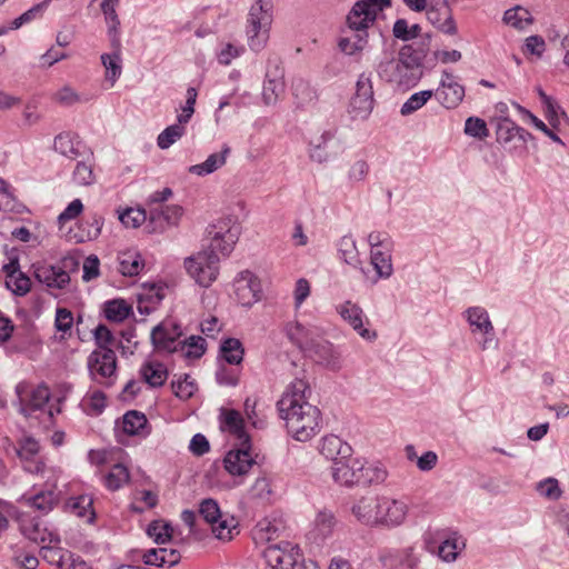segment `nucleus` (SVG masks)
Returning <instances> with one entry per match:
<instances>
[{
	"label": "nucleus",
	"mask_w": 569,
	"mask_h": 569,
	"mask_svg": "<svg viewBox=\"0 0 569 569\" xmlns=\"http://www.w3.org/2000/svg\"><path fill=\"white\" fill-rule=\"evenodd\" d=\"M93 335L99 348L90 353L88 368L92 379L103 383V380L113 376L117 368L116 353L110 348L113 343V336L104 325H99Z\"/></svg>",
	"instance_id": "3"
},
{
	"label": "nucleus",
	"mask_w": 569,
	"mask_h": 569,
	"mask_svg": "<svg viewBox=\"0 0 569 569\" xmlns=\"http://www.w3.org/2000/svg\"><path fill=\"white\" fill-rule=\"evenodd\" d=\"M435 94L445 108L453 109L463 100L465 88L457 82L453 74L445 71L440 80V87Z\"/></svg>",
	"instance_id": "20"
},
{
	"label": "nucleus",
	"mask_w": 569,
	"mask_h": 569,
	"mask_svg": "<svg viewBox=\"0 0 569 569\" xmlns=\"http://www.w3.org/2000/svg\"><path fill=\"white\" fill-rule=\"evenodd\" d=\"M131 307L121 299L107 301L104 303V315L108 320L120 322L129 317Z\"/></svg>",
	"instance_id": "47"
},
{
	"label": "nucleus",
	"mask_w": 569,
	"mask_h": 569,
	"mask_svg": "<svg viewBox=\"0 0 569 569\" xmlns=\"http://www.w3.org/2000/svg\"><path fill=\"white\" fill-rule=\"evenodd\" d=\"M370 170V166L367 160L358 159L351 163L348 170V180L352 183H359L366 180Z\"/></svg>",
	"instance_id": "59"
},
{
	"label": "nucleus",
	"mask_w": 569,
	"mask_h": 569,
	"mask_svg": "<svg viewBox=\"0 0 569 569\" xmlns=\"http://www.w3.org/2000/svg\"><path fill=\"white\" fill-rule=\"evenodd\" d=\"M427 19L443 33H457V26L447 0H432L427 8Z\"/></svg>",
	"instance_id": "21"
},
{
	"label": "nucleus",
	"mask_w": 569,
	"mask_h": 569,
	"mask_svg": "<svg viewBox=\"0 0 569 569\" xmlns=\"http://www.w3.org/2000/svg\"><path fill=\"white\" fill-rule=\"evenodd\" d=\"M339 252L346 263L355 266L358 262V250L352 237L345 236L340 239Z\"/></svg>",
	"instance_id": "56"
},
{
	"label": "nucleus",
	"mask_w": 569,
	"mask_h": 569,
	"mask_svg": "<svg viewBox=\"0 0 569 569\" xmlns=\"http://www.w3.org/2000/svg\"><path fill=\"white\" fill-rule=\"evenodd\" d=\"M118 261L119 271L126 277L138 276L144 266L141 254L136 250L121 252Z\"/></svg>",
	"instance_id": "35"
},
{
	"label": "nucleus",
	"mask_w": 569,
	"mask_h": 569,
	"mask_svg": "<svg viewBox=\"0 0 569 569\" xmlns=\"http://www.w3.org/2000/svg\"><path fill=\"white\" fill-rule=\"evenodd\" d=\"M182 214L183 209L178 204L151 207L146 229L149 233H161L169 227L178 226Z\"/></svg>",
	"instance_id": "12"
},
{
	"label": "nucleus",
	"mask_w": 569,
	"mask_h": 569,
	"mask_svg": "<svg viewBox=\"0 0 569 569\" xmlns=\"http://www.w3.org/2000/svg\"><path fill=\"white\" fill-rule=\"evenodd\" d=\"M171 386L174 395L180 399L190 398L197 390L194 381L187 375L183 379L172 381Z\"/></svg>",
	"instance_id": "62"
},
{
	"label": "nucleus",
	"mask_w": 569,
	"mask_h": 569,
	"mask_svg": "<svg viewBox=\"0 0 569 569\" xmlns=\"http://www.w3.org/2000/svg\"><path fill=\"white\" fill-rule=\"evenodd\" d=\"M18 398V411L24 417L42 410L50 400V390L46 385L31 387L27 382H20L16 387Z\"/></svg>",
	"instance_id": "7"
},
{
	"label": "nucleus",
	"mask_w": 569,
	"mask_h": 569,
	"mask_svg": "<svg viewBox=\"0 0 569 569\" xmlns=\"http://www.w3.org/2000/svg\"><path fill=\"white\" fill-rule=\"evenodd\" d=\"M6 284L16 296H24L30 290L31 281L27 276L19 272L13 278L7 279Z\"/></svg>",
	"instance_id": "64"
},
{
	"label": "nucleus",
	"mask_w": 569,
	"mask_h": 569,
	"mask_svg": "<svg viewBox=\"0 0 569 569\" xmlns=\"http://www.w3.org/2000/svg\"><path fill=\"white\" fill-rule=\"evenodd\" d=\"M184 133L183 124L174 123L167 127L157 138L158 147L162 150L171 147Z\"/></svg>",
	"instance_id": "53"
},
{
	"label": "nucleus",
	"mask_w": 569,
	"mask_h": 569,
	"mask_svg": "<svg viewBox=\"0 0 569 569\" xmlns=\"http://www.w3.org/2000/svg\"><path fill=\"white\" fill-rule=\"evenodd\" d=\"M64 553H67V550L60 548L59 545L48 543L41 546L42 558L50 565H56L59 569H61L63 565Z\"/></svg>",
	"instance_id": "57"
},
{
	"label": "nucleus",
	"mask_w": 569,
	"mask_h": 569,
	"mask_svg": "<svg viewBox=\"0 0 569 569\" xmlns=\"http://www.w3.org/2000/svg\"><path fill=\"white\" fill-rule=\"evenodd\" d=\"M233 286L237 300L243 307H252L261 299V283L249 270L241 271Z\"/></svg>",
	"instance_id": "17"
},
{
	"label": "nucleus",
	"mask_w": 569,
	"mask_h": 569,
	"mask_svg": "<svg viewBox=\"0 0 569 569\" xmlns=\"http://www.w3.org/2000/svg\"><path fill=\"white\" fill-rule=\"evenodd\" d=\"M93 500L90 496L82 495L79 497L70 498L67 506L68 508L80 518H87L92 521L94 511L92 509Z\"/></svg>",
	"instance_id": "45"
},
{
	"label": "nucleus",
	"mask_w": 569,
	"mask_h": 569,
	"mask_svg": "<svg viewBox=\"0 0 569 569\" xmlns=\"http://www.w3.org/2000/svg\"><path fill=\"white\" fill-rule=\"evenodd\" d=\"M306 355L332 371H337L342 367L340 352L330 341L325 340L323 337L318 339Z\"/></svg>",
	"instance_id": "19"
},
{
	"label": "nucleus",
	"mask_w": 569,
	"mask_h": 569,
	"mask_svg": "<svg viewBox=\"0 0 569 569\" xmlns=\"http://www.w3.org/2000/svg\"><path fill=\"white\" fill-rule=\"evenodd\" d=\"M119 220L126 226L138 228L142 223H148L149 210L142 208H128L119 214Z\"/></svg>",
	"instance_id": "51"
},
{
	"label": "nucleus",
	"mask_w": 569,
	"mask_h": 569,
	"mask_svg": "<svg viewBox=\"0 0 569 569\" xmlns=\"http://www.w3.org/2000/svg\"><path fill=\"white\" fill-rule=\"evenodd\" d=\"M337 312L362 339L376 340L377 332L365 327L366 323H369V319L360 306L348 300L337 306Z\"/></svg>",
	"instance_id": "16"
},
{
	"label": "nucleus",
	"mask_w": 569,
	"mask_h": 569,
	"mask_svg": "<svg viewBox=\"0 0 569 569\" xmlns=\"http://www.w3.org/2000/svg\"><path fill=\"white\" fill-rule=\"evenodd\" d=\"M21 532L26 538L31 541H34L41 546L44 545H59L60 537L53 530L48 529L46 526L38 520L33 519H22L20 523Z\"/></svg>",
	"instance_id": "26"
},
{
	"label": "nucleus",
	"mask_w": 569,
	"mask_h": 569,
	"mask_svg": "<svg viewBox=\"0 0 569 569\" xmlns=\"http://www.w3.org/2000/svg\"><path fill=\"white\" fill-rule=\"evenodd\" d=\"M244 349L237 338H227L220 345V356L229 365H240L243 360Z\"/></svg>",
	"instance_id": "41"
},
{
	"label": "nucleus",
	"mask_w": 569,
	"mask_h": 569,
	"mask_svg": "<svg viewBox=\"0 0 569 569\" xmlns=\"http://www.w3.org/2000/svg\"><path fill=\"white\" fill-rule=\"evenodd\" d=\"M272 0H254L248 13L246 33L248 46L258 52L262 50L269 39L272 23Z\"/></svg>",
	"instance_id": "4"
},
{
	"label": "nucleus",
	"mask_w": 569,
	"mask_h": 569,
	"mask_svg": "<svg viewBox=\"0 0 569 569\" xmlns=\"http://www.w3.org/2000/svg\"><path fill=\"white\" fill-rule=\"evenodd\" d=\"M52 1L53 0H43L42 2L31 7L29 10H27L12 21L11 29H19L21 26L29 23L38 18H41Z\"/></svg>",
	"instance_id": "52"
},
{
	"label": "nucleus",
	"mask_w": 569,
	"mask_h": 569,
	"mask_svg": "<svg viewBox=\"0 0 569 569\" xmlns=\"http://www.w3.org/2000/svg\"><path fill=\"white\" fill-rule=\"evenodd\" d=\"M284 532V526L277 519H262L252 530L253 539L257 543H272Z\"/></svg>",
	"instance_id": "29"
},
{
	"label": "nucleus",
	"mask_w": 569,
	"mask_h": 569,
	"mask_svg": "<svg viewBox=\"0 0 569 569\" xmlns=\"http://www.w3.org/2000/svg\"><path fill=\"white\" fill-rule=\"evenodd\" d=\"M262 556L271 569H298L305 560L299 546L287 540L268 545Z\"/></svg>",
	"instance_id": "5"
},
{
	"label": "nucleus",
	"mask_w": 569,
	"mask_h": 569,
	"mask_svg": "<svg viewBox=\"0 0 569 569\" xmlns=\"http://www.w3.org/2000/svg\"><path fill=\"white\" fill-rule=\"evenodd\" d=\"M360 460L352 458L341 459L332 463V478L341 486H359Z\"/></svg>",
	"instance_id": "25"
},
{
	"label": "nucleus",
	"mask_w": 569,
	"mask_h": 569,
	"mask_svg": "<svg viewBox=\"0 0 569 569\" xmlns=\"http://www.w3.org/2000/svg\"><path fill=\"white\" fill-rule=\"evenodd\" d=\"M336 516L330 510H321L315 519L313 532L317 539L325 540L330 537L337 526Z\"/></svg>",
	"instance_id": "39"
},
{
	"label": "nucleus",
	"mask_w": 569,
	"mask_h": 569,
	"mask_svg": "<svg viewBox=\"0 0 569 569\" xmlns=\"http://www.w3.org/2000/svg\"><path fill=\"white\" fill-rule=\"evenodd\" d=\"M465 543H459V539L457 537H449L440 543L438 555L443 561H453Z\"/></svg>",
	"instance_id": "55"
},
{
	"label": "nucleus",
	"mask_w": 569,
	"mask_h": 569,
	"mask_svg": "<svg viewBox=\"0 0 569 569\" xmlns=\"http://www.w3.org/2000/svg\"><path fill=\"white\" fill-rule=\"evenodd\" d=\"M387 470L380 465H365L360 461L359 486L382 483L387 479Z\"/></svg>",
	"instance_id": "40"
},
{
	"label": "nucleus",
	"mask_w": 569,
	"mask_h": 569,
	"mask_svg": "<svg viewBox=\"0 0 569 569\" xmlns=\"http://www.w3.org/2000/svg\"><path fill=\"white\" fill-rule=\"evenodd\" d=\"M12 560L21 569H36L39 565L38 558L22 548H17L13 551Z\"/></svg>",
	"instance_id": "63"
},
{
	"label": "nucleus",
	"mask_w": 569,
	"mask_h": 569,
	"mask_svg": "<svg viewBox=\"0 0 569 569\" xmlns=\"http://www.w3.org/2000/svg\"><path fill=\"white\" fill-rule=\"evenodd\" d=\"M117 6L101 4V10L104 14L106 22L108 26V34L113 49L121 48L119 27L120 20L116 11Z\"/></svg>",
	"instance_id": "43"
},
{
	"label": "nucleus",
	"mask_w": 569,
	"mask_h": 569,
	"mask_svg": "<svg viewBox=\"0 0 569 569\" xmlns=\"http://www.w3.org/2000/svg\"><path fill=\"white\" fill-rule=\"evenodd\" d=\"M122 430L129 436L147 437L150 432L144 413L131 410L122 417Z\"/></svg>",
	"instance_id": "32"
},
{
	"label": "nucleus",
	"mask_w": 569,
	"mask_h": 569,
	"mask_svg": "<svg viewBox=\"0 0 569 569\" xmlns=\"http://www.w3.org/2000/svg\"><path fill=\"white\" fill-rule=\"evenodd\" d=\"M181 335L180 325L173 319H166L152 329L151 341L158 350L177 352L180 346L178 339Z\"/></svg>",
	"instance_id": "13"
},
{
	"label": "nucleus",
	"mask_w": 569,
	"mask_h": 569,
	"mask_svg": "<svg viewBox=\"0 0 569 569\" xmlns=\"http://www.w3.org/2000/svg\"><path fill=\"white\" fill-rule=\"evenodd\" d=\"M229 153L230 148L224 146L220 152L210 154L202 163L189 167L188 171L197 176L210 174L226 163Z\"/></svg>",
	"instance_id": "34"
},
{
	"label": "nucleus",
	"mask_w": 569,
	"mask_h": 569,
	"mask_svg": "<svg viewBox=\"0 0 569 569\" xmlns=\"http://www.w3.org/2000/svg\"><path fill=\"white\" fill-rule=\"evenodd\" d=\"M433 96L432 90H422L410 96V98L401 106L400 113L409 116L422 108Z\"/></svg>",
	"instance_id": "50"
},
{
	"label": "nucleus",
	"mask_w": 569,
	"mask_h": 569,
	"mask_svg": "<svg viewBox=\"0 0 569 569\" xmlns=\"http://www.w3.org/2000/svg\"><path fill=\"white\" fill-rule=\"evenodd\" d=\"M408 512L409 506L405 500L380 496L377 526L387 528L399 527L406 521Z\"/></svg>",
	"instance_id": "11"
},
{
	"label": "nucleus",
	"mask_w": 569,
	"mask_h": 569,
	"mask_svg": "<svg viewBox=\"0 0 569 569\" xmlns=\"http://www.w3.org/2000/svg\"><path fill=\"white\" fill-rule=\"evenodd\" d=\"M391 252L392 249H372L370 251L371 264L379 278L388 279L393 272Z\"/></svg>",
	"instance_id": "36"
},
{
	"label": "nucleus",
	"mask_w": 569,
	"mask_h": 569,
	"mask_svg": "<svg viewBox=\"0 0 569 569\" xmlns=\"http://www.w3.org/2000/svg\"><path fill=\"white\" fill-rule=\"evenodd\" d=\"M379 497L380 496H363L352 503L350 511L357 521L365 526L377 527Z\"/></svg>",
	"instance_id": "23"
},
{
	"label": "nucleus",
	"mask_w": 569,
	"mask_h": 569,
	"mask_svg": "<svg viewBox=\"0 0 569 569\" xmlns=\"http://www.w3.org/2000/svg\"><path fill=\"white\" fill-rule=\"evenodd\" d=\"M140 372L143 380L153 388L161 387L168 378L167 368L157 361L147 362L142 366Z\"/></svg>",
	"instance_id": "37"
},
{
	"label": "nucleus",
	"mask_w": 569,
	"mask_h": 569,
	"mask_svg": "<svg viewBox=\"0 0 569 569\" xmlns=\"http://www.w3.org/2000/svg\"><path fill=\"white\" fill-rule=\"evenodd\" d=\"M463 316L471 328V332L473 335L480 333L483 336L479 341V346L482 350L498 347L493 325L485 308L479 306L470 307L463 312Z\"/></svg>",
	"instance_id": "9"
},
{
	"label": "nucleus",
	"mask_w": 569,
	"mask_h": 569,
	"mask_svg": "<svg viewBox=\"0 0 569 569\" xmlns=\"http://www.w3.org/2000/svg\"><path fill=\"white\" fill-rule=\"evenodd\" d=\"M320 453L335 463L338 460L350 458L352 448L338 436L329 435L321 440Z\"/></svg>",
	"instance_id": "27"
},
{
	"label": "nucleus",
	"mask_w": 569,
	"mask_h": 569,
	"mask_svg": "<svg viewBox=\"0 0 569 569\" xmlns=\"http://www.w3.org/2000/svg\"><path fill=\"white\" fill-rule=\"evenodd\" d=\"M503 20L516 29H525L532 22V16L527 9L517 6L505 12Z\"/></svg>",
	"instance_id": "46"
},
{
	"label": "nucleus",
	"mask_w": 569,
	"mask_h": 569,
	"mask_svg": "<svg viewBox=\"0 0 569 569\" xmlns=\"http://www.w3.org/2000/svg\"><path fill=\"white\" fill-rule=\"evenodd\" d=\"M375 104L371 76L361 73L356 83V93L351 98L348 112L353 120H366Z\"/></svg>",
	"instance_id": "8"
},
{
	"label": "nucleus",
	"mask_w": 569,
	"mask_h": 569,
	"mask_svg": "<svg viewBox=\"0 0 569 569\" xmlns=\"http://www.w3.org/2000/svg\"><path fill=\"white\" fill-rule=\"evenodd\" d=\"M80 147L79 137L71 132H61L53 140V149L69 159H76L82 154Z\"/></svg>",
	"instance_id": "31"
},
{
	"label": "nucleus",
	"mask_w": 569,
	"mask_h": 569,
	"mask_svg": "<svg viewBox=\"0 0 569 569\" xmlns=\"http://www.w3.org/2000/svg\"><path fill=\"white\" fill-rule=\"evenodd\" d=\"M179 351L186 358H200L206 351V340L200 336H191L184 341L179 342Z\"/></svg>",
	"instance_id": "48"
},
{
	"label": "nucleus",
	"mask_w": 569,
	"mask_h": 569,
	"mask_svg": "<svg viewBox=\"0 0 569 569\" xmlns=\"http://www.w3.org/2000/svg\"><path fill=\"white\" fill-rule=\"evenodd\" d=\"M129 480L128 469L121 465H114L104 478V483L110 490H118Z\"/></svg>",
	"instance_id": "54"
},
{
	"label": "nucleus",
	"mask_w": 569,
	"mask_h": 569,
	"mask_svg": "<svg viewBox=\"0 0 569 569\" xmlns=\"http://www.w3.org/2000/svg\"><path fill=\"white\" fill-rule=\"evenodd\" d=\"M465 133L473 138L485 139L489 136V130L485 120L477 117H470L466 120Z\"/></svg>",
	"instance_id": "58"
},
{
	"label": "nucleus",
	"mask_w": 569,
	"mask_h": 569,
	"mask_svg": "<svg viewBox=\"0 0 569 569\" xmlns=\"http://www.w3.org/2000/svg\"><path fill=\"white\" fill-rule=\"evenodd\" d=\"M188 274L201 287H209L219 274V258L208 250L184 260Z\"/></svg>",
	"instance_id": "6"
},
{
	"label": "nucleus",
	"mask_w": 569,
	"mask_h": 569,
	"mask_svg": "<svg viewBox=\"0 0 569 569\" xmlns=\"http://www.w3.org/2000/svg\"><path fill=\"white\" fill-rule=\"evenodd\" d=\"M101 62L106 68V79L113 86L122 72L120 48L114 49L113 53H103Z\"/></svg>",
	"instance_id": "44"
},
{
	"label": "nucleus",
	"mask_w": 569,
	"mask_h": 569,
	"mask_svg": "<svg viewBox=\"0 0 569 569\" xmlns=\"http://www.w3.org/2000/svg\"><path fill=\"white\" fill-rule=\"evenodd\" d=\"M284 332L287 338L305 353L325 336V330L319 326L302 325L298 321L288 322Z\"/></svg>",
	"instance_id": "14"
},
{
	"label": "nucleus",
	"mask_w": 569,
	"mask_h": 569,
	"mask_svg": "<svg viewBox=\"0 0 569 569\" xmlns=\"http://www.w3.org/2000/svg\"><path fill=\"white\" fill-rule=\"evenodd\" d=\"M199 515L211 525L213 535L220 540H230L232 527L222 515L218 502L212 498L203 499L199 505ZM236 527L233 526V529Z\"/></svg>",
	"instance_id": "15"
},
{
	"label": "nucleus",
	"mask_w": 569,
	"mask_h": 569,
	"mask_svg": "<svg viewBox=\"0 0 569 569\" xmlns=\"http://www.w3.org/2000/svg\"><path fill=\"white\" fill-rule=\"evenodd\" d=\"M311 393L305 379H295L277 402L281 419L286 421L288 432L298 441L310 440L321 429V412L307 400Z\"/></svg>",
	"instance_id": "1"
},
{
	"label": "nucleus",
	"mask_w": 569,
	"mask_h": 569,
	"mask_svg": "<svg viewBox=\"0 0 569 569\" xmlns=\"http://www.w3.org/2000/svg\"><path fill=\"white\" fill-rule=\"evenodd\" d=\"M426 52L412 44L403 46L398 58L380 61L377 67L378 76L403 90L415 87L423 76Z\"/></svg>",
	"instance_id": "2"
},
{
	"label": "nucleus",
	"mask_w": 569,
	"mask_h": 569,
	"mask_svg": "<svg viewBox=\"0 0 569 569\" xmlns=\"http://www.w3.org/2000/svg\"><path fill=\"white\" fill-rule=\"evenodd\" d=\"M238 442L239 448L230 450L223 459L226 470L232 476H243L257 463L251 455L250 440Z\"/></svg>",
	"instance_id": "18"
},
{
	"label": "nucleus",
	"mask_w": 569,
	"mask_h": 569,
	"mask_svg": "<svg viewBox=\"0 0 569 569\" xmlns=\"http://www.w3.org/2000/svg\"><path fill=\"white\" fill-rule=\"evenodd\" d=\"M72 180L79 186H91L94 183L92 152H90L87 159L78 161L72 173Z\"/></svg>",
	"instance_id": "42"
},
{
	"label": "nucleus",
	"mask_w": 569,
	"mask_h": 569,
	"mask_svg": "<svg viewBox=\"0 0 569 569\" xmlns=\"http://www.w3.org/2000/svg\"><path fill=\"white\" fill-rule=\"evenodd\" d=\"M363 2H356L347 16V24L350 31L368 33V28L376 21V13L368 11Z\"/></svg>",
	"instance_id": "28"
},
{
	"label": "nucleus",
	"mask_w": 569,
	"mask_h": 569,
	"mask_svg": "<svg viewBox=\"0 0 569 569\" xmlns=\"http://www.w3.org/2000/svg\"><path fill=\"white\" fill-rule=\"evenodd\" d=\"M34 278L49 289H64L70 282L69 273L59 266L38 264Z\"/></svg>",
	"instance_id": "24"
},
{
	"label": "nucleus",
	"mask_w": 569,
	"mask_h": 569,
	"mask_svg": "<svg viewBox=\"0 0 569 569\" xmlns=\"http://www.w3.org/2000/svg\"><path fill=\"white\" fill-rule=\"evenodd\" d=\"M229 222H231V219H229L228 222H220L219 230L213 233L211 239L209 252L216 254L220 252L222 256H229L231 253L239 238V227L236 224L229 226Z\"/></svg>",
	"instance_id": "22"
},
{
	"label": "nucleus",
	"mask_w": 569,
	"mask_h": 569,
	"mask_svg": "<svg viewBox=\"0 0 569 569\" xmlns=\"http://www.w3.org/2000/svg\"><path fill=\"white\" fill-rule=\"evenodd\" d=\"M284 92V82L282 74L277 72L272 78L267 73V79L263 83L262 99L268 106L274 104L279 97Z\"/></svg>",
	"instance_id": "38"
},
{
	"label": "nucleus",
	"mask_w": 569,
	"mask_h": 569,
	"mask_svg": "<svg viewBox=\"0 0 569 569\" xmlns=\"http://www.w3.org/2000/svg\"><path fill=\"white\" fill-rule=\"evenodd\" d=\"M11 447L27 472L33 475L43 472L46 465L40 456V445L37 439L24 435L18 439L17 443H12Z\"/></svg>",
	"instance_id": "10"
},
{
	"label": "nucleus",
	"mask_w": 569,
	"mask_h": 569,
	"mask_svg": "<svg viewBox=\"0 0 569 569\" xmlns=\"http://www.w3.org/2000/svg\"><path fill=\"white\" fill-rule=\"evenodd\" d=\"M291 90L299 106H305L316 99V91L302 78H297L292 81Z\"/></svg>",
	"instance_id": "49"
},
{
	"label": "nucleus",
	"mask_w": 569,
	"mask_h": 569,
	"mask_svg": "<svg viewBox=\"0 0 569 569\" xmlns=\"http://www.w3.org/2000/svg\"><path fill=\"white\" fill-rule=\"evenodd\" d=\"M22 501L31 509H34L42 515H47L58 505L59 496L54 490L49 489L39 491L33 496H23Z\"/></svg>",
	"instance_id": "30"
},
{
	"label": "nucleus",
	"mask_w": 569,
	"mask_h": 569,
	"mask_svg": "<svg viewBox=\"0 0 569 569\" xmlns=\"http://www.w3.org/2000/svg\"><path fill=\"white\" fill-rule=\"evenodd\" d=\"M171 527L168 523L153 521L148 526L147 533L157 543H164L171 537Z\"/></svg>",
	"instance_id": "60"
},
{
	"label": "nucleus",
	"mask_w": 569,
	"mask_h": 569,
	"mask_svg": "<svg viewBox=\"0 0 569 569\" xmlns=\"http://www.w3.org/2000/svg\"><path fill=\"white\" fill-rule=\"evenodd\" d=\"M362 36L358 37V46L353 43L352 37H343L339 40L340 50L349 56L356 54L357 52L362 51L368 44V33H361Z\"/></svg>",
	"instance_id": "61"
},
{
	"label": "nucleus",
	"mask_w": 569,
	"mask_h": 569,
	"mask_svg": "<svg viewBox=\"0 0 569 569\" xmlns=\"http://www.w3.org/2000/svg\"><path fill=\"white\" fill-rule=\"evenodd\" d=\"M221 427L223 430L234 435L238 441L250 440L243 428V418L239 411L233 409L221 410Z\"/></svg>",
	"instance_id": "33"
}]
</instances>
